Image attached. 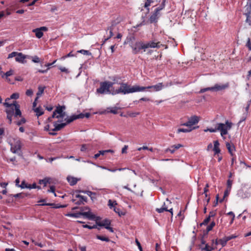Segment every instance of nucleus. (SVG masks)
<instances>
[{
  "instance_id": "338daca9",
  "label": "nucleus",
  "mask_w": 251,
  "mask_h": 251,
  "mask_svg": "<svg viewBox=\"0 0 251 251\" xmlns=\"http://www.w3.org/2000/svg\"><path fill=\"white\" fill-rule=\"evenodd\" d=\"M245 15L246 16V18H251V8H250V10L248 11L247 13H245Z\"/></svg>"
},
{
  "instance_id": "5fc2aeb1",
  "label": "nucleus",
  "mask_w": 251,
  "mask_h": 251,
  "mask_svg": "<svg viewBox=\"0 0 251 251\" xmlns=\"http://www.w3.org/2000/svg\"><path fill=\"white\" fill-rule=\"evenodd\" d=\"M109 33H110L109 36L104 39V40L103 41L102 45H103L107 40H108L109 39H110L111 37H112L113 36V31L109 30Z\"/></svg>"
},
{
  "instance_id": "a19ab883",
  "label": "nucleus",
  "mask_w": 251,
  "mask_h": 251,
  "mask_svg": "<svg viewBox=\"0 0 251 251\" xmlns=\"http://www.w3.org/2000/svg\"><path fill=\"white\" fill-rule=\"evenodd\" d=\"M78 192L83 193L84 194H86L87 195H88L90 197H91L92 195H95V193H93V192H92L91 191H81V190H79V191H78Z\"/></svg>"
},
{
  "instance_id": "2f4dec72",
  "label": "nucleus",
  "mask_w": 251,
  "mask_h": 251,
  "mask_svg": "<svg viewBox=\"0 0 251 251\" xmlns=\"http://www.w3.org/2000/svg\"><path fill=\"white\" fill-rule=\"evenodd\" d=\"M13 72L12 70H10L5 73V77L8 81H10V79L8 78V76L12 75L13 74Z\"/></svg>"
},
{
  "instance_id": "1a4fd4ad",
  "label": "nucleus",
  "mask_w": 251,
  "mask_h": 251,
  "mask_svg": "<svg viewBox=\"0 0 251 251\" xmlns=\"http://www.w3.org/2000/svg\"><path fill=\"white\" fill-rule=\"evenodd\" d=\"M229 86L228 82H226L223 84H215L214 87V91L217 92L220 91L224 90L227 89Z\"/></svg>"
},
{
  "instance_id": "ea45409f",
  "label": "nucleus",
  "mask_w": 251,
  "mask_h": 251,
  "mask_svg": "<svg viewBox=\"0 0 251 251\" xmlns=\"http://www.w3.org/2000/svg\"><path fill=\"white\" fill-rule=\"evenodd\" d=\"M210 218L208 216L203 220L202 223L200 224V226H202V225H207L208 223L210 222Z\"/></svg>"
},
{
  "instance_id": "bb28decb",
  "label": "nucleus",
  "mask_w": 251,
  "mask_h": 251,
  "mask_svg": "<svg viewBox=\"0 0 251 251\" xmlns=\"http://www.w3.org/2000/svg\"><path fill=\"white\" fill-rule=\"evenodd\" d=\"M153 2L152 0H146L145 3L144 4V7L147 9V13H149L150 12L149 6L151 5V4Z\"/></svg>"
},
{
  "instance_id": "de8ad7c7",
  "label": "nucleus",
  "mask_w": 251,
  "mask_h": 251,
  "mask_svg": "<svg viewBox=\"0 0 251 251\" xmlns=\"http://www.w3.org/2000/svg\"><path fill=\"white\" fill-rule=\"evenodd\" d=\"M208 187H209V184L208 183H207L205 185V187L204 188V192H203V193L205 195V197H207L208 196L207 192L208 191Z\"/></svg>"
},
{
  "instance_id": "9b49d317",
  "label": "nucleus",
  "mask_w": 251,
  "mask_h": 251,
  "mask_svg": "<svg viewBox=\"0 0 251 251\" xmlns=\"http://www.w3.org/2000/svg\"><path fill=\"white\" fill-rule=\"evenodd\" d=\"M143 87V88H145V90L149 89H153L154 91H159L164 88V85H163V83H158L154 85L148 86L147 87Z\"/></svg>"
},
{
  "instance_id": "4d7b16f0",
  "label": "nucleus",
  "mask_w": 251,
  "mask_h": 251,
  "mask_svg": "<svg viewBox=\"0 0 251 251\" xmlns=\"http://www.w3.org/2000/svg\"><path fill=\"white\" fill-rule=\"evenodd\" d=\"M32 61L34 63H39L40 58L37 56H34L32 57Z\"/></svg>"
},
{
  "instance_id": "6e6d98bb",
  "label": "nucleus",
  "mask_w": 251,
  "mask_h": 251,
  "mask_svg": "<svg viewBox=\"0 0 251 251\" xmlns=\"http://www.w3.org/2000/svg\"><path fill=\"white\" fill-rule=\"evenodd\" d=\"M135 243H136L137 246H138V249H139L140 251H143L141 245L137 239H135Z\"/></svg>"
},
{
  "instance_id": "f704fd0d",
  "label": "nucleus",
  "mask_w": 251,
  "mask_h": 251,
  "mask_svg": "<svg viewBox=\"0 0 251 251\" xmlns=\"http://www.w3.org/2000/svg\"><path fill=\"white\" fill-rule=\"evenodd\" d=\"M207 91H214V87L213 86V87H207V88L201 89L199 93H204V92H206Z\"/></svg>"
},
{
  "instance_id": "69168bd1",
  "label": "nucleus",
  "mask_w": 251,
  "mask_h": 251,
  "mask_svg": "<svg viewBox=\"0 0 251 251\" xmlns=\"http://www.w3.org/2000/svg\"><path fill=\"white\" fill-rule=\"evenodd\" d=\"M33 94V91L31 89L27 90L26 91V95L28 96H31Z\"/></svg>"
},
{
  "instance_id": "20e7f679",
  "label": "nucleus",
  "mask_w": 251,
  "mask_h": 251,
  "mask_svg": "<svg viewBox=\"0 0 251 251\" xmlns=\"http://www.w3.org/2000/svg\"><path fill=\"white\" fill-rule=\"evenodd\" d=\"M10 150L14 153L20 154L21 150V142L18 138H11L9 139Z\"/></svg>"
},
{
  "instance_id": "393cba45",
  "label": "nucleus",
  "mask_w": 251,
  "mask_h": 251,
  "mask_svg": "<svg viewBox=\"0 0 251 251\" xmlns=\"http://www.w3.org/2000/svg\"><path fill=\"white\" fill-rule=\"evenodd\" d=\"M32 32L35 33L36 37L39 39L43 36V32H42L38 28L34 29Z\"/></svg>"
},
{
  "instance_id": "aec40b11",
  "label": "nucleus",
  "mask_w": 251,
  "mask_h": 251,
  "mask_svg": "<svg viewBox=\"0 0 251 251\" xmlns=\"http://www.w3.org/2000/svg\"><path fill=\"white\" fill-rule=\"evenodd\" d=\"M200 120V117L196 115L191 116L189 118V123H191L192 126L198 124Z\"/></svg>"
},
{
  "instance_id": "bf43d9fd",
  "label": "nucleus",
  "mask_w": 251,
  "mask_h": 251,
  "mask_svg": "<svg viewBox=\"0 0 251 251\" xmlns=\"http://www.w3.org/2000/svg\"><path fill=\"white\" fill-rule=\"evenodd\" d=\"M231 189H226L225 192H224V198L227 197L228 196V195L229 194V193H230V191Z\"/></svg>"
},
{
  "instance_id": "3c124183",
  "label": "nucleus",
  "mask_w": 251,
  "mask_h": 251,
  "mask_svg": "<svg viewBox=\"0 0 251 251\" xmlns=\"http://www.w3.org/2000/svg\"><path fill=\"white\" fill-rule=\"evenodd\" d=\"M116 26V24L113 22L111 25L107 28V30L113 31L114 30L115 27Z\"/></svg>"
},
{
  "instance_id": "a211bd4d",
  "label": "nucleus",
  "mask_w": 251,
  "mask_h": 251,
  "mask_svg": "<svg viewBox=\"0 0 251 251\" xmlns=\"http://www.w3.org/2000/svg\"><path fill=\"white\" fill-rule=\"evenodd\" d=\"M67 180L71 186H74L77 183V181L79 180V179L72 176H68L67 177Z\"/></svg>"
},
{
  "instance_id": "0eeeda50",
  "label": "nucleus",
  "mask_w": 251,
  "mask_h": 251,
  "mask_svg": "<svg viewBox=\"0 0 251 251\" xmlns=\"http://www.w3.org/2000/svg\"><path fill=\"white\" fill-rule=\"evenodd\" d=\"M69 217H72L75 218H78L80 215L86 217L89 219H93L94 218V215L92 214L90 211L88 212H80L76 213H68L66 215Z\"/></svg>"
},
{
  "instance_id": "8fccbe9b",
  "label": "nucleus",
  "mask_w": 251,
  "mask_h": 251,
  "mask_svg": "<svg viewBox=\"0 0 251 251\" xmlns=\"http://www.w3.org/2000/svg\"><path fill=\"white\" fill-rule=\"evenodd\" d=\"M83 227H84V228H87L90 229H93V228H96L97 227V225H94L93 226H89V225H83Z\"/></svg>"
},
{
  "instance_id": "4468645a",
  "label": "nucleus",
  "mask_w": 251,
  "mask_h": 251,
  "mask_svg": "<svg viewBox=\"0 0 251 251\" xmlns=\"http://www.w3.org/2000/svg\"><path fill=\"white\" fill-rule=\"evenodd\" d=\"M83 118H84V114L83 113H80L76 115H73L70 117L67 118V123H70L76 119H82Z\"/></svg>"
},
{
  "instance_id": "7ed1b4c3",
  "label": "nucleus",
  "mask_w": 251,
  "mask_h": 251,
  "mask_svg": "<svg viewBox=\"0 0 251 251\" xmlns=\"http://www.w3.org/2000/svg\"><path fill=\"white\" fill-rule=\"evenodd\" d=\"M232 124L231 122L226 121L225 124L218 123L215 128H207L204 130V132L209 131L210 132H215L217 131H220L221 135L223 137L228 133V130H230L232 127Z\"/></svg>"
},
{
  "instance_id": "5701e85b",
  "label": "nucleus",
  "mask_w": 251,
  "mask_h": 251,
  "mask_svg": "<svg viewBox=\"0 0 251 251\" xmlns=\"http://www.w3.org/2000/svg\"><path fill=\"white\" fill-rule=\"evenodd\" d=\"M25 58V56L22 53L18 52L15 58V60L17 62L23 63Z\"/></svg>"
},
{
  "instance_id": "f257e3e1",
  "label": "nucleus",
  "mask_w": 251,
  "mask_h": 251,
  "mask_svg": "<svg viewBox=\"0 0 251 251\" xmlns=\"http://www.w3.org/2000/svg\"><path fill=\"white\" fill-rule=\"evenodd\" d=\"M19 98V93H13L11 95L9 98H8L5 99V102L3 104L6 108L5 112L7 114V118L9 120V124H11L12 123L13 116L15 118H17L18 117H22V112L20 110V106L18 103L17 101L14 100L11 103H10L8 102L10 99L16 100Z\"/></svg>"
},
{
  "instance_id": "7c9ffc66",
  "label": "nucleus",
  "mask_w": 251,
  "mask_h": 251,
  "mask_svg": "<svg viewBox=\"0 0 251 251\" xmlns=\"http://www.w3.org/2000/svg\"><path fill=\"white\" fill-rule=\"evenodd\" d=\"M96 238L98 239H99V240L103 241H105V242H109V241H110V239L107 237H104V236H101V235H97L96 236Z\"/></svg>"
},
{
  "instance_id": "58836bf2",
  "label": "nucleus",
  "mask_w": 251,
  "mask_h": 251,
  "mask_svg": "<svg viewBox=\"0 0 251 251\" xmlns=\"http://www.w3.org/2000/svg\"><path fill=\"white\" fill-rule=\"evenodd\" d=\"M127 114L128 116L130 117H135L136 116L139 115L140 113L138 112H127Z\"/></svg>"
},
{
  "instance_id": "c03bdc74",
  "label": "nucleus",
  "mask_w": 251,
  "mask_h": 251,
  "mask_svg": "<svg viewBox=\"0 0 251 251\" xmlns=\"http://www.w3.org/2000/svg\"><path fill=\"white\" fill-rule=\"evenodd\" d=\"M214 249V248L209 246L208 244H205V247L203 250L206 251H212Z\"/></svg>"
},
{
  "instance_id": "13d9d810",
  "label": "nucleus",
  "mask_w": 251,
  "mask_h": 251,
  "mask_svg": "<svg viewBox=\"0 0 251 251\" xmlns=\"http://www.w3.org/2000/svg\"><path fill=\"white\" fill-rule=\"evenodd\" d=\"M48 182V180L46 178L39 180V183L40 184H44L45 186H46Z\"/></svg>"
},
{
  "instance_id": "9d476101",
  "label": "nucleus",
  "mask_w": 251,
  "mask_h": 251,
  "mask_svg": "<svg viewBox=\"0 0 251 251\" xmlns=\"http://www.w3.org/2000/svg\"><path fill=\"white\" fill-rule=\"evenodd\" d=\"M75 198H78L79 200L77 201L76 199H73L72 201L74 202L75 204L80 205L83 204L84 202L87 201V198L85 196H81L80 195H76Z\"/></svg>"
},
{
  "instance_id": "79ce46f5",
  "label": "nucleus",
  "mask_w": 251,
  "mask_h": 251,
  "mask_svg": "<svg viewBox=\"0 0 251 251\" xmlns=\"http://www.w3.org/2000/svg\"><path fill=\"white\" fill-rule=\"evenodd\" d=\"M25 122H26V120L25 119V118H22L20 120H19V121L17 122L16 124L18 126H20L21 125H23V124H25Z\"/></svg>"
},
{
  "instance_id": "c9c22d12",
  "label": "nucleus",
  "mask_w": 251,
  "mask_h": 251,
  "mask_svg": "<svg viewBox=\"0 0 251 251\" xmlns=\"http://www.w3.org/2000/svg\"><path fill=\"white\" fill-rule=\"evenodd\" d=\"M77 52L78 53L83 54L84 55H91V53L89 50H77Z\"/></svg>"
},
{
  "instance_id": "4be33fe9",
  "label": "nucleus",
  "mask_w": 251,
  "mask_h": 251,
  "mask_svg": "<svg viewBox=\"0 0 251 251\" xmlns=\"http://www.w3.org/2000/svg\"><path fill=\"white\" fill-rule=\"evenodd\" d=\"M227 242L228 241L226 240V236H225L222 239H220L219 240L216 239L215 242V246L217 245L218 244H220L223 247L226 245Z\"/></svg>"
},
{
  "instance_id": "f03ea898",
  "label": "nucleus",
  "mask_w": 251,
  "mask_h": 251,
  "mask_svg": "<svg viewBox=\"0 0 251 251\" xmlns=\"http://www.w3.org/2000/svg\"><path fill=\"white\" fill-rule=\"evenodd\" d=\"M120 85V88L117 89H113L111 92V94L113 95H115L118 94H127L129 93H132L137 92H142L145 91V88L143 86H140L139 85H134L131 86L126 83L119 82Z\"/></svg>"
},
{
  "instance_id": "b1692460",
  "label": "nucleus",
  "mask_w": 251,
  "mask_h": 251,
  "mask_svg": "<svg viewBox=\"0 0 251 251\" xmlns=\"http://www.w3.org/2000/svg\"><path fill=\"white\" fill-rule=\"evenodd\" d=\"M220 144L218 140L214 141V149L213 150L215 154H218L220 152V149L219 148Z\"/></svg>"
},
{
  "instance_id": "412c9836",
  "label": "nucleus",
  "mask_w": 251,
  "mask_h": 251,
  "mask_svg": "<svg viewBox=\"0 0 251 251\" xmlns=\"http://www.w3.org/2000/svg\"><path fill=\"white\" fill-rule=\"evenodd\" d=\"M238 195L242 199L249 198L251 196V194L250 192L248 191L244 192L243 190H239L238 191Z\"/></svg>"
},
{
  "instance_id": "39448f33",
  "label": "nucleus",
  "mask_w": 251,
  "mask_h": 251,
  "mask_svg": "<svg viewBox=\"0 0 251 251\" xmlns=\"http://www.w3.org/2000/svg\"><path fill=\"white\" fill-rule=\"evenodd\" d=\"M113 83H111V81L100 82V87L97 89V93L101 94L105 93L111 94L112 90L114 89L113 88Z\"/></svg>"
},
{
  "instance_id": "e433bc0d",
  "label": "nucleus",
  "mask_w": 251,
  "mask_h": 251,
  "mask_svg": "<svg viewBox=\"0 0 251 251\" xmlns=\"http://www.w3.org/2000/svg\"><path fill=\"white\" fill-rule=\"evenodd\" d=\"M29 184H27L25 183V180H23L20 185H18L19 187H21L22 189L24 188H28Z\"/></svg>"
},
{
  "instance_id": "473e14b6",
  "label": "nucleus",
  "mask_w": 251,
  "mask_h": 251,
  "mask_svg": "<svg viewBox=\"0 0 251 251\" xmlns=\"http://www.w3.org/2000/svg\"><path fill=\"white\" fill-rule=\"evenodd\" d=\"M45 87H41L39 86L38 87V91L36 94L37 97H38V98L42 95L44 91Z\"/></svg>"
},
{
  "instance_id": "09e8293b",
  "label": "nucleus",
  "mask_w": 251,
  "mask_h": 251,
  "mask_svg": "<svg viewBox=\"0 0 251 251\" xmlns=\"http://www.w3.org/2000/svg\"><path fill=\"white\" fill-rule=\"evenodd\" d=\"M73 56H75V55L73 54L72 51H71L68 54H67L66 55L62 56L61 57V59H65L67 57H73Z\"/></svg>"
},
{
  "instance_id": "774afa93",
  "label": "nucleus",
  "mask_w": 251,
  "mask_h": 251,
  "mask_svg": "<svg viewBox=\"0 0 251 251\" xmlns=\"http://www.w3.org/2000/svg\"><path fill=\"white\" fill-rule=\"evenodd\" d=\"M128 149V146L127 145H125V146L123 148L122 150V153H126V150Z\"/></svg>"
},
{
  "instance_id": "72a5a7b5",
  "label": "nucleus",
  "mask_w": 251,
  "mask_h": 251,
  "mask_svg": "<svg viewBox=\"0 0 251 251\" xmlns=\"http://www.w3.org/2000/svg\"><path fill=\"white\" fill-rule=\"evenodd\" d=\"M166 0H162V2L160 6L156 8L155 9L158 11L160 12L161 10L164 8L165 6Z\"/></svg>"
},
{
  "instance_id": "2eb2a0df",
  "label": "nucleus",
  "mask_w": 251,
  "mask_h": 251,
  "mask_svg": "<svg viewBox=\"0 0 251 251\" xmlns=\"http://www.w3.org/2000/svg\"><path fill=\"white\" fill-rule=\"evenodd\" d=\"M226 147L228 150V152L231 156H235L234 151H235V147L233 144H230L228 142L226 143Z\"/></svg>"
},
{
  "instance_id": "cd10ccee",
  "label": "nucleus",
  "mask_w": 251,
  "mask_h": 251,
  "mask_svg": "<svg viewBox=\"0 0 251 251\" xmlns=\"http://www.w3.org/2000/svg\"><path fill=\"white\" fill-rule=\"evenodd\" d=\"M215 226V223L214 221H212L210 224L207 226V228H206V230L205 231V233H204V234H207L208 233L211 231L212 228L214 227V226Z\"/></svg>"
},
{
  "instance_id": "4c0bfd02",
  "label": "nucleus",
  "mask_w": 251,
  "mask_h": 251,
  "mask_svg": "<svg viewBox=\"0 0 251 251\" xmlns=\"http://www.w3.org/2000/svg\"><path fill=\"white\" fill-rule=\"evenodd\" d=\"M245 46L248 48L249 50H251V39L250 38H248L247 39V41Z\"/></svg>"
},
{
  "instance_id": "f3484780",
  "label": "nucleus",
  "mask_w": 251,
  "mask_h": 251,
  "mask_svg": "<svg viewBox=\"0 0 251 251\" xmlns=\"http://www.w3.org/2000/svg\"><path fill=\"white\" fill-rule=\"evenodd\" d=\"M67 118L65 120L66 121V122L65 123H61L60 124H57L56 123H54V128L52 129V130L54 131H59L60 129H61L62 128L65 127L67 124H69V123H67Z\"/></svg>"
},
{
  "instance_id": "864d4df0",
  "label": "nucleus",
  "mask_w": 251,
  "mask_h": 251,
  "mask_svg": "<svg viewBox=\"0 0 251 251\" xmlns=\"http://www.w3.org/2000/svg\"><path fill=\"white\" fill-rule=\"evenodd\" d=\"M18 53V52H15V51H13V52L10 53L8 55V58H12V57H15V56L16 57Z\"/></svg>"
},
{
  "instance_id": "37998d69",
  "label": "nucleus",
  "mask_w": 251,
  "mask_h": 251,
  "mask_svg": "<svg viewBox=\"0 0 251 251\" xmlns=\"http://www.w3.org/2000/svg\"><path fill=\"white\" fill-rule=\"evenodd\" d=\"M227 188L226 189H231L232 185V180L228 179L227 181Z\"/></svg>"
},
{
  "instance_id": "6e6552de",
  "label": "nucleus",
  "mask_w": 251,
  "mask_h": 251,
  "mask_svg": "<svg viewBox=\"0 0 251 251\" xmlns=\"http://www.w3.org/2000/svg\"><path fill=\"white\" fill-rule=\"evenodd\" d=\"M146 46L144 48H146V49L148 48H157L159 49L161 46H164L163 45L161 44V42L157 41L156 39H153L149 42L145 43Z\"/></svg>"
},
{
  "instance_id": "603ef678",
  "label": "nucleus",
  "mask_w": 251,
  "mask_h": 251,
  "mask_svg": "<svg viewBox=\"0 0 251 251\" xmlns=\"http://www.w3.org/2000/svg\"><path fill=\"white\" fill-rule=\"evenodd\" d=\"M59 70H60L62 72H65L66 73H69V71L67 69H66L65 67H63L62 66L58 67Z\"/></svg>"
},
{
  "instance_id": "c85d7f7f",
  "label": "nucleus",
  "mask_w": 251,
  "mask_h": 251,
  "mask_svg": "<svg viewBox=\"0 0 251 251\" xmlns=\"http://www.w3.org/2000/svg\"><path fill=\"white\" fill-rule=\"evenodd\" d=\"M34 111L36 113V115L39 117L44 114V111L41 107H37L34 109Z\"/></svg>"
},
{
  "instance_id": "ddd939ff",
  "label": "nucleus",
  "mask_w": 251,
  "mask_h": 251,
  "mask_svg": "<svg viewBox=\"0 0 251 251\" xmlns=\"http://www.w3.org/2000/svg\"><path fill=\"white\" fill-rule=\"evenodd\" d=\"M159 12L156 10H154V12L151 16L149 19L150 22L151 23H156L157 22V20L159 17Z\"/></svg>"
},
{
  "instance_id": "423d86ee",
  "label": "nucleus",
  "mask_w": 251,
  "mask_h": 251,
  "mask_svg": "<svg viewBox=\"0 0 251 251\" xmlns=\"http://www.w3.org/2000/svg\"><path fill=\"white\" fill-rule=\"evenodd\" d=\"M146 46V44L142 41L136 42L134 45L131 46L132 49V53L134 54H136L140 52L141 50H143L146 51V48H144Z\"/></svg>"
},
{
  "instance_id": "e2e57ef3",
  "label": "nucleus",
  "mask_w": 251,
  "mask_h": 251,
  "mask_svg": "<svg viewBox=\"0 0 251 251\" xmlns=\"http://www.w3.org/2000/svg\"><path fill=\"white\" fill-rule=\"evenodd\" d=\"M216 215V211H212L209 212L208 217L211 218V217H214Z\"/></svg>"
},
{
  "instance_id": "680f3d73",
  "label": "nucleus",
  "mask_w": 251,
  "mask_h": 251,
  "mask_svg": "<svg viewBox=\"0 0 251 251\" xmlns=\"http://www.w3.org/2000/svg\"><path fill=\"white\" fill-rule=\"evenodd\" d=\"M181 126H188L189 127H190V128H191V126H192V125H191V123H189V121L188 120V121L186 123H185L184 124H182L181 125Z\"/></svg>"
},
{
  "instance_id": "052dcab7",
  "label": "nucleus",
  "mask_w": 251,
  "mask_h": 251,
  "mask_svg": "<svg viewBox=\"0 0 251 251\" xmlns=\"http://www.w3.org/2000/svg\"><path fill=\"white\" fill-rule=\"evenodd\" d=\"M237 237V236L236 235H231L230 236H226V240H227V241L231 240V239H234L236 237Z\"/></svg>"
},
{
  "instance_id": "6ab92c4d",
  "label": "nucleus",
  "mask_w": 251,
  "mask_h": 251,
  "mask_svg": "<svg viewBox=\"0 0 251 251\" xmlns=\"http://www.w3.org/2000/svg\"><path fill=\"white\" fill-rule=\"evenodd\" d=\"M181 147H182V145L179 144L175 145L172 146L170 148L166 149V151H170L172 154H173L176 150H178Z\"/></svg>"
},
{
  "instance_id": "a18cd8bd",
  "label": "nucleus",
  "mask_w": 251,
  "mask_h": 251,
  "mask_svg": "<svg viewBox=\"0 0 251 251\" xmlns=\"http://www.w3.org/2000/svg\"><path fill=\"white\" fill-rule=\"evenodd\" d=\"M156 211L158 212V213H162L164 211H168V208L167 207H161L160 208H156Z\"/></svg>"
},
{
  "instance_id": "dca6fc26",
  "label": "nucleus",
  "mask_w": 251,
  "mask_h": 251,
  "mask_svg": "<svg viewBox=\"0 0 251 251\" xmlns=\"http://www.w3.org/2000/svg\"><path fill=\"white\" fill-rule=\"evenodd\" d=\"M96 224L99 226H103L105 228L107 226H110L111 221L108 219H104L102 221L96 222Z\"/></svg>"
},
{
  "instance_id": "49530a36",
  "label": "nucleus",
  "mask_w": 251,
  "mask_h": 251,
  "mask_svg": "<svg viewBox=\"0 0 251 251\" xmlns=\"http://www.w3.org/2000/svg\"><path fill=\"white\" fill-rule=\"evenodd\" d=\"M28 186H29V187H28V188H29V189H35V188L40 189V187L37 186V185L35 183H33L32 185L29 184Z\"/></svg>"
},
{
  "instance_id": "f8f14e48",
  "label": "nucleus",
  "mask_w": 251,
  "mask_h": 251,
  "mask_svg": "<svg viewBox=\"0 0 251 251\" xmlns=\"http://www.w3.org/2000/svg\"><path fill=\"white\" fill-rule=\"evenodd\" d=\"M64 106H59L56 107V109L55 110L54 112L58 114V115L56 116V118H63L65 116V112H63V109L64 108Z\"/></svg>"
},
{
  "instance_id": "c756f323",
  "label": "nucleus",
  "mask_w": 251,
  "mask_h": 251,
  "mask_svg": "<svg viewBox=\"0 0 251 251\" xmlns=\"http://www.w3.org/2000/svg\"><path fill=\"white\" fill-rule=\"evenodd\" d=\"M117 205V203L116 201H113L111 200L108 201V205L110 209L114 208L115 207V205Z\"/></svg>"
},
{
  "instance_id": "a878e982",
  "label": "nucleus",
  "mask_w": 251,
  "mask_h": 251,
  "mask_svg": "<svg viewBox=\"0 0 251 251\" xmlns=\"http://www.w3.org/2000/svg\"><path fill=\"white\" fill-rule=\"evenodd\" d=\"M195 129V127H193V128H179L177 130V133H179L180 132H189L191 131L193 129Z\"/></svg>"
},
{
  "instance_id": "0e129e2a",
  "label": "nucleus",
  "mask_w": 251,
  "mask_h": 251,
  "mask_svg": "<svg viewBox=\"0 0 251 251\" xmlns=\"http://www.w3.org/2000/svg\"><path fill=\"white\" fill-rule=\"evenodd\" d=\"M87 150V147L86 145L83 144L81 146V147L80 149V151H86Z\"/></svg>"
}]
</instances>
